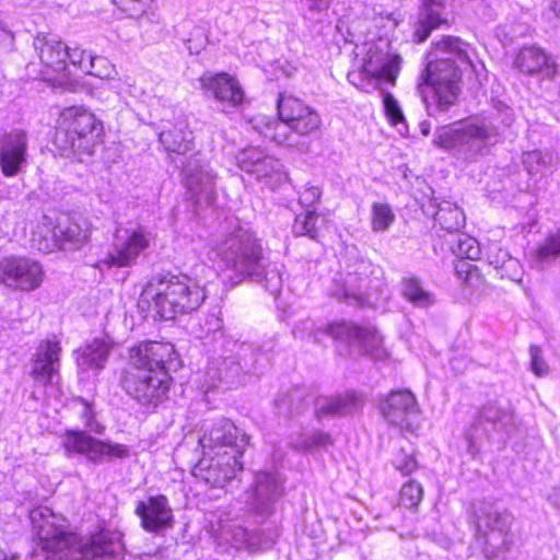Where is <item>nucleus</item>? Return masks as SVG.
Segmentation results:
<instances>
[{"mask_svg": "<svg viewBox=\"0 0 560 560\" xmlns=\"http://www.w3.org/2000/svg\"><path fill=\"white\" fill-rule=\"evenodd\" d=\"M436 59L430 60L420 74L419 91L429 116L445 114L459 94L463 70L474 68L467 44L459 37L443 36L434 44Z\"/></svg>", "mask_w": 560, "mask_h": 560, "instance_id": "1", "label": "nucleus"}, {"mask_svg": "<svg viewBox=\"0 0 560 560\" xmlns=\"http://www.w3.org/2000/svg\"><path fill=\"white\" fill-rule=\"evenodd\" d=\"M212 250L232 285L253 280L261 283L273 295L280 293V268L267 261L262 246L252 231L236 226L217 242Z\"/></svg>", "mask_w": 560, "mask_h": 560, "instance_id": "2", "label": "nucleus"}, {"mask_svg": "<svg viewBox=\"0 0 560 560\" xmlns=\"http://www.w3.org/2000/svg\"><path fill=\"white\" fill-rule=\"evenodd\" d=\"M30 520L37 537V547L31 557H39L37 548L42 551L57 553L66 549L81 555L80 560H93L100 557H120L124 552L121 535L117 532L101 530L82 538L69 532L67 520L55 514L47 506H38L30 512Z\"/></svg>", "mask_w": 560, "mask_h": 560, "instance_id": "3", "label": "nucleus"}, {"mask_svg": "<svg viewBox=\"0 0 560 560\" xmlns=\"http://www.w3.org/2000/svg\"><path fill=\"white\" fill-rule=\"evenodd\" d=\"M173 354L171 343L144 341L132 347L128 365L120 375L124 392L142 406L156 407L162 404L172 381L165 363Z\"/></svg>", "mask_w": 560, "mask_h": 560, "instance_id": "4", "label": "nucleus"}, {"mask_svg": "<svg viewBox=\"0 0 560 560\" xmlns=\"http://www.w3.org/2000/svg\"><path fill=\"white\" fill-rule=\"evenodd\" d=\"M142 295L165 320L197 311L206 299L205 289L184 276L159 275L144 288Z\"/></svg>", "mask_w": 560, "mask_h": 560, "instance_id": "5", "label": "nucleus"}, {"mask_svg": "<svg viewBox=\"0 0 560 560\" xmlns=\"http://www.w3.org/2000/svg\"><path fill=\"white\" fill-rule=\"evenodd\" d=\"M500 138L498 127L490 120L475 119L441 127L434 143L467 162H474L485 155L487 149L499 142Z\"/></svg>", "mask_w": 560, "mask_h": 560, "instance_id": "6", "label": "nucleus"}, {"mask_svg": "<svg viewBox=\"0 0 560 560\" xmlns=\"http://www.w3.org/2000/svg\"><path fill=\"white\" fill-rule=\"evenodd\" d=\"M102 129L101 122L92 113L69 107L61 112L57 121L54 143L65 156L91 155Z\"/></svg>", "mask_w": 560, "mask_h": 560, "instance_id": "7", "label": "nucleus"}, {"mask_svg": "<svg viewBox=\"0 0 560 560\" xmlns=\"http://www.w3.org/2000/svg\"><path fill=\"white\" fill-rule=\"evenodd\" d=\"M278 114L281 122H276L273 132L270 137L278 144L295 147L298 144L292 133L287 132V128L299 136H308L317 131L322 125L319 114L306 105L302 100L292 95H280L278 98ZM271 127L267 125V131Z\"/></svg>", "mask_w": 560, "mask_h": 560, "instance_id": "8", "label": "nucleus"}, {"mask_svg": "<svg viewBox=\"0 0 560 560\" xmlns=\"http://www.w3.org/2000/svg\"><path fill=\"white\" fill-rule=\"evenodd\" d=\"M476 537L472 548H480L486 560L499 557L501 548L506 549V536L514 517L506 510H500L490 502H481L475 510ZM472 557H479L472 552Z\"/></svg>", "mask_w": 560, "mask_h": 560, "instance_id": "9", "label": "nucleus"}, {"mask_svg": "<svg viewBox=\"0 0 560 560\" xmlns=\"http://www.w3.org/2000/svg\"><path fill=\"white\" fill-rule=\"evenodd\" d=\"M513 428L512 409L498 400H491L480 408L467 434L471 444L483 440L501 443L505 441Z\"/></svg>", "mask_w": 560, "mask_h": 560, "instance_id": "10", "label": "nucleus"}, {"mask_svg": "<svg viewBox=\"0 0 560 560\" xmlns=\"http://www.w3.org/2000/svg\"><path fill=\"white\" fill-rule=\"evenodd\" d=\"M151 233L144 226L117 228L112 248L98 261L107 268H125L136 264L139 255L149 248Z\"/></svg>", "mask_w": 560, "mask_h": 560, "instance_id": "11", "label": "nucleus"}, {"mask_svg": "<svg viewBox=\"0 0 560 560\" xmlns=\"http://www.w3.org/2000/svg\"><path fill=\"white\" fill-rule=\"evenodd\" d=\"M62 446L67 454L84 455L90 463L96 465L114 458L124 459L130 455L129 447L125 444L102 441L79 430H67Z\"/></svg>", "mask_w": 560, "mask_h": 560, "instance_id": "12", "label": "nucleus"}, {"mask_svg": "<svg viewBox=\"0 0 560 560\" xmlns=\"http://www.w3.org/2000/svg\"><path fill=\"white\" fill-rule=\"evenodd\" d=\"M325 331L335 340L358 347L361 353L374 360H384L388 355L383 347V338L374 327H361L351 322H340L328 325Z\"/></svg>", "mask_w": 560, "mask_h": 560, "instance_id": "13", "label": "nucleus"}, {"mask_svg": "<svg viewBox=\"0 0 560 560\" xmlns=\"http://www.w3.org/2000/svg\"><path fill=\"white\" fill-rule=\"evenodd\" d=\"M203 454H222L224 451L242 456L248 438L229 419L221 418L207 424L203 434L198 439Z\"/></svg>", "mask_w": 560, "mask_h": 560, "instance_id": "14", "label": "nucleus"}, {"mask_svg": "<svg viewBox=\"0 0 560 560\" xmlns=\"http://www.w3.org/2000/svg\"><path fill=\"white\" fill-rule=\"evenodd\" d=\"M240 455L224 451L222 454H203L192 468V475L212 488H222L242 470Z\"/></svg>", "mask_w": 560, "mask_h": 560, "instance_id": "15", "label": "nucleus"}, {"mask_svg": "<svg viewBox=\"0 0 560 560\" xmlns=\"http://www.w3.org/2000/svg\"><path fill=\"white\" fill-rule=\"evenodd\" d=\"M283 479L279 472L259 471L255 476L249 500L253 512L265 518L276 512V506L284 493Z\"/></svg>", "mask_w": 560, "mask_h": 560, "instance_id": "16", "label": "nucleus"}, {"mask_svg": "<svg viewBox=\"0 0 560 560\" xmlns=\"http://www.w3.org/2000/svg\"><path fill=\"white\" fill-rule=\"evenodd\" d=\"M42 266L25 257H5L0 261V279L11 288L31 291L43 281Z\"/></svg>", "mask_w": 560, "mask_h": 560, "instance_id": "17", "label": "nucleus"}, {"mask_svg": "<svg viewBox=\"0 0 560 560\" xmlns=\"http://www.w3.org/2000/svg\"><path fill=\"white\" fill-rule=\"evenodd\" d=\"M28 137L24 130L5 133L0 141V170L5 177H14L27 166Z\"/></svg>", "mask_w": 560, "mask_h": 560, "instance_id": "18", "label": "nucleus"}, {"mask_svg": "<svg viewBox=\"0 0 560 560\" xmlns=\"http://www.w3.org/2000/svg\"><path fill=\"white\" fill-rule=\"evenodd\" d=\"M45 70H42V79L48 82L58 81L67 69L69 48L54 37L38 35L33 42Z\"/></svg>", "mask_w": 560, "mask_h": 560, "instance_id": "19", "label": "nucleus"}, {"mask_svg": "<svg viewBox=\"0 0 560 560\" xmlns=\"http://www.w3.org/2000/svg\"><path fill=\"white\" fill-rule=\"evenodd\" d=\"M60 341L56 338L42 340L32 359L31 377L38 384L47 386L59 375Z\"/></svg>", "mask_w": 560, "mask_h": 560, "instance_id": "20", "label": "nucleus"}, {"mask_svg": "<svg viewBox=\"0 0 560 560\" xmlns=\"http://www.w3.org/2000/svg\"><path fill=\"white\" fill-rule=\"evenodd\" d=\"M383 417L394 425L412 431L413 419L418 416L416 397L409 390H393L380 404Z\"/></svg>", "mask_w": 560, "mask_h": 560, "instance_id": "21", "label": "nucleus"}, {"mask_svg": "<svg viewBox=\"0 0 560 560\" xmlns=\"http://www.w3.org/2000/svg\"><path fill=\"white\" fill-rule=\"evenodd\" d=\"M136 514L140 517L142 528L148 533H162L173 527L174 515L168 499L163 495H151L147 501L138 502Z\"/></svg>", "mask_w": 560, "mask_h": 560, "instance_id": "22", "label": "nucleus"}, {"mask_svg": "<svg viewBox=\"0 0 560 560\" xmlns=\"http://www.w3.org/2000/svg\"><path fill=\"white\" fill-rule=\"evenodd\" d=\"M199 82L206 96L224 105L236 107L243 102L244 92L240 82L226 72L205 73Z\"/></svg>", "mask_w": 560, "mask_h": 560, "instance_id": "23", "label": "nucleus"}, {"mask_svg": "<svg viewBox=\"0 0 560 560\" xmlns=\"http://www.w3.org/2000/svg\"><path fill=\"white\" fill-rule=\"evenodd\" d=\"M231 347L229 351L232 355H225L221 362H218L219 378L224 381L228 385H234L240 382L243 373L255 371L252 360L256 355L253 347L248 343H237L236 341H229Z\"/></svg>", "mask_w": 560, "mask_h": 560, "instance_id": "24", "label": "nucleus"}, {"mask_svg": "<svg viewBox=\"0 0 560 560\" xmlns=\"http://www.w3.org/2000/svg\"><path fill=\"white\" fill-rule=\"evenodd\" d=\"M183 174L184 185L192 196H205L206 199H210L214 192L217 174L199 153L186 161Z\"/></svg>", "mask_w": 560, "mask_h": 560, "instance_id": "25", "label": "nucleus"}, {"mask_svg": "<svg viewBox=\"0 0 560 560\" xmlns=\"http://www.w3.org/2000/svg\"><path fill=\"white\" fill-rule=\"evenodd\" d=\"M278 535V528L276 526L249 533L241 525H231L222 529L221 539L237 550L255 551L270 548L275 544Z\"/></svg>", "mask_w": 560, "mask_h": 560, "instance_id": "26", "label": "nucleus"}, {"mask_svg": "<svg viewBox=\"0 0 560 560\" xmlns=\"http://www.w3.org/2000/svg\"><path fill=\"white\" fill-rule=\"evenodd\" d=\"M514 66L527 75L541 74L551 79L557 73L555 60L538 46H524L514 58Z\"/></svg>", "mask_w": 560, "mask_h": 560, "instance_id": "27", "label": "nucleus"}, {"mask_svg": "<svg viewBox=\"0 0 560 560\" xmlns=\"http://www.w3.org/2000/svg\"><path fill=\"white\" fill-rule=\"evenodd\" d=\"M378 270L380 268L369 260L359 261L354 267L353 275H350L347 281L348 285L358 281V291L346 287L342 289L341 294L337 295L338 299L350 305L362 307L370 296L371 276L375 275Z\"/></svg>", "mask_w": 560, "mask_h": 560, "instance_id": "28", "label": "nucleus"}, {"mask_svg": "<svg viewBox=\"0 0 560 560\" xmlns=\"http://www.w3.org/2000/svg\"><path fill=\"white\" fill-rule=\"evenodd\" d=\"M444 9V0H421L413 31L415 43L425 42L433 30L448 25L446 18L443 16Z\"/></svg>", "mask_w": 560, "mask_h": 560, "instance_id": "29", "label": "nucleus"}, {"mask_svg": "<svg viewBox=\"0 0 560 560\" xmlns=\"http://www.w3.org/2000/svg\"><path fill=\"white\" fill-rule=\"evenodd\" d=\"M362 407V398L354 393L336 397H320L315 402V416L318 419L346 416L361 410Z\"/></svg>", "mask_w": 560, "mask_h": 560, "instance_id": "30", "label": "nucleus"}, {"mask_svg": "<svg viewBox=\"0 0 560 560\" xmlns=\"http://www.w3.org/2000/svg\"><path fill=\"white\" fill-rule=\"evenodd\" d=\"M487 259L489 265L493 266L497 275L502 279L520 281L522 276L521 264L513 258L506 249L494 243L489 246Z\"/></svg>", "mask_w": 560, "mask_h": 560, "instance_id": "31", "label": "nucleus"}, {"mask_svg": "<svg viewBox=\"0 0 560 560\" xmlns=\"http://www.w3.org/2000/svg\"><path fill=\"white\" fill-rule=\"evenodd\" d=\"M159 139L167 152L184 155L194 148L192 132L184 121L161 131Z\"/></svg>", "mask_w": 560, "mask_h": 560, "instance_id": "32", "label": "nucleus"}, {"mask_svg": "<svg viewBox=\"0 0 560 560\" xmlns=\"http://www.w3.org/2000/svg\"><path fill=\"white\" fill-rule=\"evenodd\" d=\"M436 225L448 233L458 232L465 225V215L455 203L443 200L436 205L433 214Z\"/></svg>", "mask_w": 560, "mask_h": 560, "instance_id": "33", "label": "nucleus"}, {"mask_svg": "<svg viewBox=\"0 0 560 560\" xmlns=\"http://www.w3.org/2000/svg\"><path fill=\"white\" fill-rule=\"evenodd\" d=\"M113 2L130 18L138 19L140 25L160 21L159 13L153 9V0H113Z\"/></svg>", "mask_w": 560, "mask_h": 560, "instance_id": "34", "label": "nucleus"}, {"mask_svg": "<svg viewBox=\"0 0 560 560\" xmlns=\"http://www.w3.org/2000/svg\"><path fill=\"white\" fill-rule=\"evenodd\" d=\"M109 347L103 340L95 339L82 350L78 364L81 369L102 370L107 361Z\"/></svg>", "mask_w": 560, "mask_h": 560, "instance_id": "35", "label": "nucleus"}, {"mask_svg": "<svg viewBox=\"0 0 560 560\" xmlns=\"http://www.w3.org/2000/svg\"><path fill=\"white\" fill-rule=\"evenodd\" d=\"M401 284L402 296L415 306L425 308L434 304V295L417 278H405Z\"/></svg>", "mask_w": 560, "mask_h": 560, "instance_id": "36", "label": "nucleus"}, {"mask_svg": "<svg viewBox=\"0 0 560 560\" xmlns=\"http://www.w3.org/2000/svg\"><path fill=\"white\" fill-rule=\"evenodd\" d=\"M558 256H560V228L548 234L535 252L536 262L540 265L549 264Z\"/></svg>", "mask_w": 560, "mask_h": 560, "instance_id": "37", "label": "nucleus"}, {"mask_svg": "<svg viewBox=\"0 0 560 560\" xmlns=\"http://www.w3.org/2000/svg\"><path fill=\"white\" fill-rule=\"evenodd\" d=\"M317 220L318 213L315 210L307 209L304 213L296 215L292 231L296 236L306 235L312 240H316L318 236Z\"/></svg>", "mask_w": 560, "mask_h": 560, "instance_id": "38", "label": "nucleus"}, {"mask_svg": "<svg viewBox=\"0 0 560 560\" xmlns=\"http://www.w3.org/2000/svg\"><path fill=\"white\" fill-rule=\"evenodd\" d=\"M54 236L60 241L79 245L88 241L89 232L83 230L75 222H68L67 224L58 223L54 228Z\"/></svg>", "mask_w": 560, "mask_h": 560, "instance_id": "39", "label": "nucleus"}, {"mask_svg": "<svg viewBox=\"0 0 560 560\" xmlns=\"http://www.w3.org/2000/svg\"><path fill=\"white\" fill-rule=\"evenodd\" d=\"M332 444L329 433L324 431H314L307 438L292 442L291 447L298 452H313L317 448H326Z\"/></svg>", "mask_w": 560, "mask_h": 560, "instance_id": "40", "label": "nucleus"}, {"mask_svg": "<svg viewBox=\"0 0 560 560\" xmlns=\"http://www.w3.org/2000/svg\"><path fill=\"white\" fill-rule=\"evenodd\" d=\"M401 63V58L398 55L390 56L386 59V61L380 68H372V61H369L364 65V70L376 78H385L390 83H395L399 68Z\"/></svg>", "mask_w": 560, "mask_h": 560, "instance_id": "41", "label": "nucleus"}, {"mask_svg": "<svg viewBox=\"0 0 560 560\" xmlns=\"http://www.w3.org/2000/svg\"><path fill=\"white\" fill-rule=\"evenodd\" d=\"M392 463L395 469L400 471L401 475H409L418 468L415 451L410 444L401 446L394 455Z\"/></svg>", "mask_w": 560, "mask_h": 560, "instance_id": "42", "label": "nucleus"}, {"mask_svg": "<svg viewBox=\"0 0 560 560\" xmlns=\"http://www.w3.org/2000/svg\"><path fill=\"white\" fill-rule=\"evenodd\" d=\"M455 271L458 278L463 279L470 287L479 288L483 282L479 268L471 260L462 258L456 264Z\"/></svg>", "mask_w": 560, "mask_h": 560, "instance_id": "43", "label": "nucleus"}, {"mask_svg": "<svg viewBox=\"0 0 560 560\" xmlns=\"http://www.w3.org/2000/svg\"><path fill=\"white\" fill-rule=\"evenodd\" d=\"M423 498V488L419 482L410 480L406 482L399 493V502L407 509H415Z\"/></svg>", "mask_w": 560, "mask_h": 560, "instance_id": "44", "label": "nucleus"}, {"mask_svg": "<svg viewBox=\"0 0 560 560\" xmlns=\"http://www.w3.org/2000/svg\"><path fill=\"white\" fill-rule=\"evenodd\" d=\"M453 252L460 258L476 260L480 256V246L476 238L462 234L457 237Z\"/></svg>", "mask_w": 560, "mask_h": 560, "instance_id": "45", "label": "nucleus"}, {"mask_svg": "<svg viewBox=\"0 0 560 560\" xmlns=\"http://www.w3.org/2000/svg\"><path fill=\"white\" fill-rule=\"evenodd\" d=\"M395 215L388 205L374 203L372 207V228L374 231H385L393 223Z\"/></svg>", "mask_w": 560, "mask_h": 560, "instance_id": "46", "label": "nucleus"}, {"mask_svg": "<svg viewBox=\"0 0 560 560\" xmlns=\"http://www.w3.org/2000/svg\"><path fill=\"white\" fill-rule=\"evenodd\" d=\"M262 154L264 152L258 148L243 150L236 156L237 165L242 171L252 174L260 159H262Z\"/></svg>", "mask_w": 560, "mask_h": 560, "instance_id": "47", "label": "nucleus"}, {"mask_svg": "<svg viewBox=\"0 0 560 560\" xmlns=\"http://www.w3.org/2000/svg\"><path fill=\"white\" fill-rule=\"evenodd\" d=\"M281 167H282V164L280 163L279 160H277L272 156L266 155L264 153L262 159H260V161L256 165V168L254 170L252 175L256 176V178L258 180H260V179L271 176L275 173L280 172Z\"/></svg>", "mask_w": 560, "mask_h": 560, "instance_id": "48", "label": "nucleus"}, {"mask_svg": "<svg viewBox=\"0 0 560 560\" xmlns=\"http://www.w3.org/2000/svg\"><path fill=\"white\" fill-rule=\"evenodd\" d=\"M530 371L538 377H544L549 373V366L542 357V350L538 346H530Z\"/></svg>", "mask_w": 560, "mask_h": 560, "instance_id": "49", "label": "nucleus"}, {"mask_svg": "<svg viewBox=\"0 0 560 560\" xmlns=\"http://www.w3.org/2000/svg\"><path fill=\"white\" fill-rule=\"evenodd\" d=\"M383 103L386 115L393 125H397L404 120V115L398 105V102L390 93H384Z\"/></svg>", "mask_w": 560, "mask_h": 560, "instance_id": "50", "label": "nucleus"}, {"mask_svg": "<svg viewBox=\"0 0 560 560\" xmlns=\"http://www.w3.org/2000/svg\"><path fill=\"white\" fill-rule=\"evenodd\" d=\"M322 189L318 186H305L304 189L300 191L299 202L305 208H311L319 201Z\"/></svg>", "mask_w": 560, "mask_h": 560, "instance_id": "51", "label": "nucleus"}, {"mask_svg": "<svg viewBox=\"0 0 560 560\" xmlns=\"http://www.w3.org/2000/svg\"><path fill=\"white\" fill-rule=\"evenodd\" d=\"M88 58L91 67L89 73L96 75L98 78H112L113 73H116L114 66H110L105 71L96 70V66H101L106 62V59H104L103 57H92L89 55Z\"/></svg>", "mask_w": 560, "mask_h": 560, "instance_id": "52", "label": "nucleus"}, {"mask_svg": "<svg viewBox=\"0 0 560 560\" xmlns=\"http://www.w3.org/2000/svg\"><path fill=\"white\" fill-rule=\"evenodd\" d=\"M82 418L85 419V425L88 428H90L92 431H94L96 433H102L103 428L101 425L97 424L96 428L92 427V424H91L92 410H91L90 405H88L86 402H84V406H83Z\"/></svg>", "mask_w": 560, "mask_h": 560, "instance_id": "53", "label": "nucleus"}, {"mask_svg": "<svg viewBox=\"0 0 560 560\" xmlns=\"http://www.w3.org/2000/svg\"><path fill=\"white\" fill-rule=\"evenodd\" d=\"M308 11L310 12H323L326 11L329 7V0H308Z\"/></svg>", "mask_w": 560, "mask_h": 560, "instance_id": "54", "label": "nucleus"}, {"mask_svg": "<svg viewBox=\"0 0 560 560\" xmlns=\"http://www.w3.org/2000/svg\"><path fill=\"white\" fill-rule=\"evenodd\" d=\"M68 59L73 65H79L83 69L86 68V66L84 65V52L83 51H78V50H73L72 52L69 51Z\"/></svg>", "mask_w": 560, "mask_h": 560, "instance_id": "55", "label": "nucleus"}, {"mask_svg": "<svg viewBox=\"0 0 560 560\" xmlns=\"http://www.w3.org/2000/svg\"><path fill=\"white\" fill-rule=\"evenodd\" d=\"M549 501L558 509H560V489L553 490L549 497Z\"/></svg>", "mask_w": 560, "mask_h": 560, "instance_id": "56", "label": "nucleus"}, {"mask_svg": "<svg viewBox=\"0 0 560 560\" xmlns=\"http://www.w3.org/2000/svg\"><path fill=\"white\" fill-rule=\"evenodd\" d=\"M551 8L557 16L560 18V0H553Z\"/></svg>", "mask_w": 560, "mask_h": 560, "instance_id": "57", "label": "nucleus"}, {"mask_svg": "<svg viewBox=\"0 0 560 560\" xmlns=\"http://www.w3.org/2000/svg\"><path fill=\"white\" fill-rule=\"evenodd\" d=\"M422 133H423V135H425V136H428V135H429V130H428V129H425V128H423V129H422Z\"/></svg>", "mask_w": 560, "mask_h": 560, "instance_id": "58", "label": "nucleus"}]
</instances>
